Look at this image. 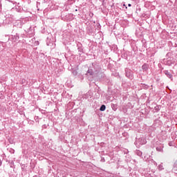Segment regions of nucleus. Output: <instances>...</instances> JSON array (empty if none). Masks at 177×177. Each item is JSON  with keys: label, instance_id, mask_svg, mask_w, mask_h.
Listing matches in <instances>:
<instances>
[{"label": "nucleus", "instance_id": "39448f33", "mask_svg": "<svg viewBox=\"0 0 177 177\" xmlns=\"http://www.w3.org/2000/svg\"><path fill=\"white\" fill-rule=\"evenodd\" d=\"M164 145L160 144L158 147H156V150L157 151H160L161 153H162V151H164Z\"/></svg>", "mask_w": 177, "mask_h": 177}, {"label": "nucleus", "instance_id": "b1692460", "mask_svg": "<svg viewBox=\"0 0 177 177\" xmlns=\"http://www.w3.org/2000/svg\"><path fill=\"white\" fill-rule=\"evenodd\" d=\"M155 165H157V162H155Z\"/></svg>", "mask_w": 177, "mask_h": 177}, {"label": "nucleus", "instance_id": "2eb2a0df", "mask_svg": "<svg viewBox=\"0 0 177 177\" xmlns=\"http://www.w3.org/2000/svg\"><path fill=\"white\" fill-rule=\"evenodd\" d=\"M169 146L172 147L174 146V142L171 141L169 142Z\"/></svg>", "mask_w": 177, "mask_h": 177}, {"label": "nucleus", "instance_id": "dca6fc26", "mask_svg": "<svg viewBox=\"0 0 177 177\" xmlns=\"http://www.w3.org/2000/svg\"><path fill=\"white\" fill-rule=\"evenodd\" d=\"M95 31V28H91L90 32H93Z\"/></svg>", "mask_w": 177, "mask_h": 177}, {"label": "nucleus", "instance_id": "7ed1b4c3", "mask_svg": "<svg viewBox=\"0 0 177 177\" xmlns=\"http://www.w3.org/2000/svg\"><path fill=\"white\" fill-rule=\"evenodd\" d=\"M53 42H55V38H53L51 33H48V36L46 39V45L49 46L53 44Z\"/></svg>", "mask_w": 177, "mask_h": 177}, {"label": "nucleus", "instance_id": "a211bd4d", "mask_svg": "<svg viewBox=\"0 0 177 177\" xmlns=\"http://www.w3.org/2000/svg\"><path fill=\"white\" fill-rule=\"evenodd\" d=\"M2 165V161L0 160V166Z\"/></svg>", "mask_w": 177, "mask_h": 177}, {"label": "nucleus", "instance_id": "412c9836", "mask_svg": "<svg viewBox=\"0 0 177 177\" xmlns=\"http://www.w3.org/2000/svg\"><path fill=\"white\" fill-rule=\"evenodd\" d=\"M28 30H31V26H30V28L28 29Z\"/></svg>", "mask_w": 177, "mask_h": 177}, {"label": "nucleus", "instance_id": "1a4fd4ad", "mask_svg": "<svg viewBox=\"0 0 177 177\" xmlns=\"http://www.w3.org/2000/svg\"><path fill=\"white\" fill-rule=\"evenodd\" d=\"M84 99H88V97H91V92L86 93L84 96Z\"/></svg>", "mask_w": 177, "mask_h": 177}, {"label": "nucleus", "instance_id": "6e6552de", "mask_svg": "<svg viewBox=\"0 0 177 177\" xmlns=\"http://www.w3.org/2000/svg\"><path fill=\"white\" fill-rule=\"evenodd\" d=\"M135 153L138 156V157H142V155L143 154V153H142L139 149L136 150Z\"/></svg>", "mask_w": 177, "mask_h": 177}, {"label": "nucleus", "instance_id": "f3484780", "mask_svg": "<svg viewBox=\"0 0 177 177\" xmlns=\"http://www.w3.org/2000/svg\"><path fill=\"white\" fill-rule=\"evenodd\" d=\"M73 75H77V71H75L73 72Z\"/></svg>", "mask_w": 177, "mask_h": 177}, {"label": "nucleus", "instance_id": "4be33fe9", "mask_svg": "<svg viewBox=\"0 0 177 177\" xmlns=\"http://www.w3.org/2000/svg\"><path fill=\"white\" fill-rule=\"evenodd\" d=\"M89 28H91V26H88V27L87 28L88 30H89Z\"/></svg>", "mask_w": 177, "mask_h": 177}, {"label": "nucleus", "instance_id": "6ab92c4d", "mask_svg": "<svg viewBox=\"0 0 177 177\" xmlns=\"http://www.w3.org/2000/svg\"><path fill=\"white\" fill-rule=\"evenodd\" d=\"M145 88H147H147H149V86L145 85Z\"/></svg>", "mask_w": 177, "mask_h": 177}, {"label": "nucleus", "instance_id": "393cba45", "mask_svg": "<svg viewBox=\"0 0 177 177\" xmlns=\"http://www.w3.org/2000/svg\"><path fill=\"white\" fill-rule=\"evenodd\" d=\"M19 27H21V24H20V26Z\"/></svg>", "mask_w": 177, "mask_h": 177}, {"label": "nucleus", "instance_id": "5701e85b", "mask_svg": "<svg viewBox=\"0 0 177 177\" xmlns=\"http://www.w3.org/2000/svg\"><path fill=\"white\" fill-rule=\"evenodd\" d=\"M128 6L131 7V4H128Z\"/></svg>", "mask_w": 177, "mask_h": 177}, {"label": "nucleus", "instance_id": "f03ea898", "mask_svg": "<svg viewBox=\"0 0 177 177\" xmlns=\"http://www.w3.org/2000/svg\"><path fill=\"white\" fill-rule=\"evenodd\" d=\"M146 143H147V141L145 138H138L135 142V145L136 146H137V147H140V146L143 145H146Z\"/></svg>", "mask_w": 177, "mask_h": 177}, {"label": "nucleus", "instance_id": "4468645a", "mask_svg": "<svg viewBox=\"0 0 177 177\" xmlns=\"http://www.w3.org/2000/svg\"><path fill=\"white\" fill-rule=\"evenodd\" d=\"M10 153H11V154H15V149H10Z\"/></svg>", "mask_w": 177, "mask_h": 177}, {"label": "nucleus", "instance_id": "f257e3e1", "mask_svg": "<svg viewBox=\"0 0 177 177\" xmlns=\"http://www.w3.org/2000/svg\"><path fill=\"white\" fill-rule=\"evenodd\" d=\"M100 71H102V66L97 62H95L92 63L90 68L88 70L87 75H97Z\"/></svg>", "mask_w": 177, "mask_h": 177}, {"label": "nucleus", "instance_id": "f8f14e48", "mask_svg": "<svg viewBox=\"0 0 177 177\" xmlns=\"http://www.w3.org/2000/svg\"><path fill=\"white\" fill-rule=\"evenodd\" d=\"M158 169L159 171H162V169H164V167L162 166V165H159L158 166Z\"/></svg>", "mask_w": 177, "mask_h": 177}, {"label": "nucleus", "instance_id": "20e7f679", "mask_svg": "<svg viewBox=\"0 0 177 177\" xmlns=\"http://www.w3.org/2000/svg\"><path fill=\"white\" fill-rule=\"evenodd\" d=\"M163 74H165V75L167 77V78H169L172 81L173 80V75L171 72H169L167 70L163 71Z\"/></svg>", "mask_w": 177, "mask_h": 177}, {"label": "nucleus", "instance_id": "aec40b11", "mask_svg": "<svg viewBox=\"0 0 177 177\" xmlns=\"http://www.w3.org/2000/svg\"><path fill=\"white\" fill-rule=\"evenodd\" d=\"M78 50L79 52H81V49L80 48H78Z\"/></svg>", "mask_w": 177, "mask_h": 177}, {"label": "nucleus", "instance_id": "9d476101", "mask_svg": "<svg viewBox=\"0 0 177 177\" xmlns=\"http://www.w3.org/2000/svg\"><path fill=\"white\" fill-rule=\"evenodd\" d=\"M111 107L113 110V111H117V104H111Z\"/></svg>", "mask_w": 177, "mask_h": 177}, {"label": "nucleus", "instance_id": "423d86ee", "mask_svg": "<svg viewBox=\"0 0 177 177\" xmlns=\"http://www.w3.org/2000/svg\"><path fill=\"white\" fill-rule=\"evenodd\" d=\"M19 39H20V36L19 34L17 33L15 35L12 36V41H14V42L19 41Z\"/></svg>", "mask_w": 177, "mask_h": 177}, {"label": "nucleus", "instance_id": "0eeeda50", "mask_svg": "<svg viewBox=\"0 0 177 177\" xmlns=\"http://www.w3.org/2000/svg\"><path fill=\"white\" fill-rule=\"evenodd\" d=\"M142 68L143 71H147V70H149V65H147V64H144L142 66Z\"/></svg>", "mask_w": 177, "mask_h": 177}, {"label": "nucleus", "instance_id": "9b49d317", "mask_svg": "<svg viewBox=\"0 0 177 177\" xmlns=\"http://www.w3.org/2000/svg\"><path fill=\"white\" fill-rule=\"evenodd\" d=\"M106 110V105L102 104L100 108V111H104Z\"/></svg>", "mask_w": 177, "mask_h": 177}, {"label": "nucleus", "instance_id": "ddd939ff", "mask_svg": "<svg viewBox=\"0 0 177 177\" xmlns=\"http://www.w3.org/2000/svg\"><path fill=\"white\" fill-rule=\"evenodd\" d=\"M154 110H155V111H156V112L160 111V106L156 105V106L154 107Z\"/></svg>", "mask_w": 177, "mask_h": 177}]
</instances>
